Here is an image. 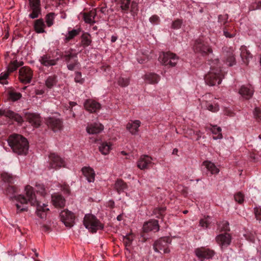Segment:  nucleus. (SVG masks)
I'll return each mask as SVG.
<instances>
[{
    "mask_svg": "<svg viewBox=\"0 0 261 261\" xmlns=\"http://www.w3.org/2000/svg\"><path fill=\"white\" fill-rule=\"evenodd\" d=\"M25 191L27 199L21 195L15 196V194L17 192V189L13 186H8L5 193L10 198H16L19 202L16 204L18 213L27 211L28 207L26 204L29 202L32 205L36 207V214L41 219L45 218L46 212L49 211V208H46L47 205L45 203L41 204V202L37 199L33 188L31 186L29 185L25 186Z\"/></svg>",
    "mask_w": 261,
    "mask_h": 261,
    "instance_id": "f257e3e1",
    "label": "nucleus"
},
{
    "mask_svg": "<svg viewBox=\"0 0 261 261\" xmlns=\"http://www.w3.org/2000/svg\"><path fill=\"white\" fill-rule=\"evenodd\" d=\"M208 62L211 65L210 71L205 75V82L209 86L219 85L224 77V74L219 66V60L217 59Z\"/></svg>",
    "mask_w": 261,
    "mask_h": 261,
    "instance_id": "f03ea898",
    "label": "nucleus"
},
{
    "mask_svg": "<svg viewBox=\"0 0 261 261\" xmlns=\"http://www.w3.org/2000/svg\"><path fill=\"white\" fill-rule=\"evenodd\" d=\"M9 145L13 152L19 155L26 154L29 149L27 139L20 135L13 134L8 139Z\"/></svg>",
    "mask_w": 261,
    "mask_h": 261,
    "instance_id": "7ed1b4c3",
    "label": "nucleus"
},
{
    "mask_svg": "<svg viewBox=\"0 0 261 261\" xmlns=\"http://www.w3.org/2000/svg\"><path fill=\"white\" fill-rule=\"evenodd\" d=\"M60 56L66 63L68 70L73 71L80 68L81 65L77 59V53L75 49L69 48L62 52Z\"/></svg>",
    "mask_w": 261,
    "mask_h": 261,
    "instance_id": "20e7f679",
    "label": "nucleus"
},
{
    "mask_svg": "<svg viewBox=\"0 0 261 261\" xmlns=\"http://www.w3.org/2000/svg\"><path fill=\"white\" fill-rule=\"evenodd\" d=\"M84 225L89 231L95 233L98 230H101L103 228L102 224L95 216L91 214H87L85 216Z\"/></svg>",
    "mask_w": 261,
    "mask_h": 261,
    "instance_id": "39448f33",
    "label": "nucleus"
},
{
    "mask_svg": "<svg viewBox=\"0 0 261 261\" xmlns=\"http://www.w3.org/2000/svg\"><path fill=\"white\" fill-rule=\"evenodd\" d=\"M171 242V241L170 238L163 237L154 243L153 248L156 252H159L160 250H162L164 253H168L170 251L169 249V245Z\"/></svg>",
    "mask_w": 261,
    "mask_h": 261,
    "instance_id": "423d86ee",
    "label": "nucleus"
},
{
    "mask_svg": "<svg viewBox=\"0 0 261 261\" xmlns=\"http://www.w3.org/2000/svg\"><path fill=\"white\" fill-rule=\"evenodd\" d=\"M159 59L161 63L164 65L174 67L177 63L179 58L176 54L168 51L164 53L163 56H160Z\"/></svg>",
    "mask_w": 261,
    "mask_h": 261,
    "instance_id": "0eeeda50",
    "label": "nucleus"
},
{
    "mask_svg": "<svg viewBox=\"0 0 261 261\" xmlns=\"http://www.w3.org/2000/svg\"><path fill=\"white\" fill-rule=\"evenodd\" d=\"M193 48L196 53H200L202 56H206L213 53L211 46L201 39L195 41Z\"/></svg>",
    "mask_w": 261,
    "mask_h": 261,
    "instance_id": "6e6552de",
    "label": "nucleus"
},
{
    "mask_svg": "<svg viewBox=\"0 0 261 261\" xmlns=\"http://www.w3.org/2000/svg\"><path fill=\"white\" fill-rule=\"evenodd\" d=\"M19 79L21 83L27 84L31 82L33 77V71L30 67H21L19 71Z\"/></svg>",
    "mask_w": 261,
    "mask_h": 261,
    "instance_id": "1a4fd4ad",
    "label": "nucleus"
},
{
    "mask_svg": "<svg viewBox=\"0 0 261 261\" xmlns=\"http://www.w3.org/2000/svg\"><path fill=\"white\" fill-rule=\"evenodd\" d=\"M61 220L66 227H71L75 221L74 214L68 210H64L60 213Z\"/></svg>",
    "mask_w": 261,
    "mask_h": 261,
    "instance_id": "9d476101",
    "label": "nucleus"
},
{
    "mask_svg": "<svg viewBox=\"0 0 261 261\" xmlns=\"http://www.w3.org/2000/svg\"><path fill=\"white\" fill-rule=\"evenodd\" d=\"M49 163L50 169H57L65 165L64 161L55 153H51L49 155Z\"/></svg>",
    "mask_w": 261,
    "mask_h": 261,
    "instance_id": "9b49d317",
    "label": "nucleus"
},
{
    "mask_svg": "<svg viewBox=\"0 0 261 261\" xmlns=\"http://www.w3.org/2000/svg\"><path fill=\"white\" fill-rule=\"evenodd\" d=\"M195 253L198 259L202 261L205 259L212 258L215 254V252L208 248L201 247L196 249Z\"/></svg>",
    "mask_w": 261,
    "mask_h": 261,
    "instance_id": "f8f14e48",
    "label": "nucleus"
},
{
    "mask_svg": "<svg viewBox=\"0 0 261 261\" xmlns=\"http://www.w3.org/2000/svg\"><path fill=\"white\" fill-rule=\"evenodd\" d=\"M121 11L127 13L130 9L131 12L134 13L138 10V4L131 0H120L119 2Z\"/></svg>",
    "mask_w": 261,
    "mask_h": 261,
    "instance_id": "ddd939ff",
    "label": "nucleus"
},
{
    "mask_svg": "<svg viewBox=\"0 0 261 261\" xmlns=\"http://www.w3.org/2000/svg\"><path fill=\"white\" fill-rule=\"evenodd\" d=\"M29 1L30 9L32 11V12L29 15V17L32 19L38 18L41 13L40 0Z\"/></svg>",
    "mask_w": 261,
    "mask_h": 261,
    "instance_id": "4468645a",
    "label": "nucleus"
},
{
    "mask_svg": "<svg viewBox=\"0 0 261 261\" xmlns=\"http://www.w3.org/2000/svg\"><path fill=\"white\" fill-rule=\"evenodd\" d=\"M46 124L49 128L55 132L60 130L63 126L61 120L54 117L46 118Z\"/></svg>",
    "mask_w": 261,
    "mask_h": 261,
    "instance_id": "2eb2a0df",
    "label": "nucleus"
},
{
    "mask_svg": "<svg viewBox=\"0 0 261 261\" xmlns=\"http://www.w3.org/2000/svg\"><path fill=\"white\" fill-rule=\"evenodd\" d=\"M231 239V235L228 233H221L216 237L217 243L222 249L227 247L230 244Z\"/></svg>",
    "mask_w": 261,
    "mask_h": 261,
    "instance_id": "dca6fc26",
    "label": "nucleus"
},
{
    "mask_svg": "<svg viewBox=\"0 0 261 261\" xmlns=\"http://www.w3.org/2000/svg\"><path fill=\"white\" fill-rule=\"evenodd\" d=\"M152 160V159L147 155H141L137 162V167L141 170L147 169L153 164Z\"/></svg>",
    "mask_w": 261,
    "mask_h": 261,
    "instance_id": "f3484780",
    "label": "nucleus"
},
{
    "mask_svg": "<svg viewBox=\"0 0 261 261\" xmlns=\"http://www.w3.org/2000/svg\"><path fill=\"white\" fill-rule=\"evenodd\" d=\"M233 52L234 50L232 48H227L223 51L225 62L229 66H232L236 63Z\"/></svg>",
    "mask_w": 261,
    "mask_h": 261,
    "instance_id": "a211bd4d",
    "label": "nucleus"
},
{
    "mask_svg": "<svg viewBox=\"0 0 261 261\" xmlns=\"http://www.w3.org/2000/svg\"><path fill=\"white\" fill-rule=\"evenodd\" d=\"M5 116L10 119H14L19 123L21 124L23 122L22 117L18 114L10 110H0V116Z\"/></svg>",
    "mask_w": 261,
    "mask_h": 261,
    "instance_id": "6ab92c4d",
    "label": "nucleus"
},
{
    "mask_svg": "<svg viewBox=\"0 0 261 261\" xmlns=\"http://www.w3.org/2000/svg\"><path fill=\"white\" fill-rule=\"evenodd\" d=\"M160 228L159 222L156 220H151L145 223L143 226L144 232H148L149 231H158Z\"/></svg>",
    "mask_w": 261,
    "mask_h": 261,
    "instance_id": "aec40b11",
    "label": "nucleus"
},
{
    "mask_svg": "<svg viewBox=\"0 0 261 261\" xmlns=\"http://www.w3.org/2000/svg\"><path fill=\"white\" fill-rule=\"evenodd\" d=\"M239 93L245 99H250L253 94V87L251 85H243L239 90Z\"/></svg>",
    "mask_w": 261,
    "mask_h": 261,
    "instance_id": "412c9836",
    "label": "nucleus"
},
{
    "mask_svg": "<svg viewBox=\"0 0 261 261\" xmlns=\"http://www.w3.org/2000/svg\"><path fill=\"white\" fill-rule=\"evenodd\" d=\"M141 125V121L139 120L130 121L126 125V129L133 135H136L139 132V127Z\"/></svg>",
    "mask_w": 261,
    "mask_h": 261,
    "instance_id": "4be33fe9",
    "label": "nucleus"
},
{
    "mask_svg": "<svg viewBox=\"0 0 261 261\" xmlns=\"http://www.w3.org/2000/svg\"><path fill=\"white\" fill-rule=\"evenodd\" d=\"M104 128L103 126L99 123L88 124L86 130L89 134H96L100 133Z\"/></svg>",
    "mask_w": 261,
    "mask_h": 261,
    "instance_id": "5701e85b",
    "label": "nucleus"
},
{
    "mask_svg": "<svg viewBox=\"0 0 261 261\" xmlns=\"http://www.w3.org/2000/svg\"><path fill=\"white\" fill-rule=\"evenodd\" d=\"M84 107L88 111L93 113L99 109L100 105L94 100L88 99L85 102Z\"/></svg>",
    "mask_w": 261,
    "mask_h": 261,
    "instance_id": "b1692460",
    "label": "nucleus"
},
{
    "mask_svg": "<svg viewBox=\"0 0 261 261\" xmlns=\"http://www.w3.org/2000/svg\"><path fill=\"white\" fill-rule=\"evenodd\" d=\"M53 205L56 207H63L65 204L64 198L59 194H54L51 196Z\"/></svg>",
    "mask_w": 261,
    "mask_h": 261,
    "instance_id": "393cba45",
    "label": "nucleus"
},
{
    "mask_svg": "<svg viewBox=\"0 0 261 261\" xmlns=\"http://www.w3.org/2000/svg\"><path fill=\"white\" fill-rule=\"evenodd\" d=\"M59 58L56 59H51L50 56L48 55H44L41 57L39 61L41 64L45 66H50L56 65Z\"/></svg>",
    "mask_w": 261,
    "mask_h": 261,
    "instance_id": "a878e982",
    "label": "nucleus"
},
{
    "mask_svg": "<svg viewBox=\"0 0 261 261\" xmlns=\"http://www.w3.org/2000/svg\"><path fill=\"white\" fill-rule=\"evenodd\" d=\"M82 171L89 182H94L95 174L92 168L89 167H84L82 168Z\"/></svg>",
    "mask_w": 261,
    "mask_h": 261,
    "instance_id": "bb28decb",
    "label": "nucleus"
},
{
    "mask_svg": "<svg viewBox=\"0 0 261 261\" xmlns=\"http://www.w3.org/2000/svg\"><path fill=\"white\" fill-rule=\"evenodd\" d=\"M45 24L43 19H38L34 21V28L37 33L45 32Z\"/></svg>",
    "mask_w": 261,
    "mask_h": 261,
    "instance_id": "cd10ccee",
    "label": "nucleus"
},
{
    "mask_svg": "<svg viewBox=\"0 0 261 261\" xmlns=\"http://www.w3.org/2000/svg\"><path fill=\"white\" fill-rule=\"evenodd\" d=\"M241 54L240 56L244 62V63L248 64L250 59L252 58V55L249 50H247V47L245 46H242L240 47Z\"/></svg>",
    "mask_w": 261,
    "mask_h": 261,
    "instance_id": "c85d7f7f",
    "label": "nucleus"
},
{
    "mask_svg": "<svg viewBox=\"0 0 261 261\" xmlns=\"http://www.w3.org/2000/svg\"><path fill=\"white\" fill-rule=\"evenodd\" d=\"M114 188L119 194H120L127 189V185L122 179H118L116 181Z\"/></svg>",
    "mask_w": 261,
    "mask_h": 261,
    "instance_id": "c756f323",
    "label": "nucleus"
},
{
    "mask_svg": "<svg viewBox=\"0 0 261 261\" xmlns=\"http://www.w3.org/2000/svg\"><path fill=\"white\" fill-rule=\"evenodd\" d=\"M203 165L212 174L218 173L219 172V169L210 161H205L203 162Z\"/></svg>",
    "mask_w": 261,
    "mask_h": 261,
    "instance_id": "7c9ffc66",
    "label": "nucleus"
},
{
    "mask_svg": "<svg viewBox=\"0 0 261 261\" xmlns=\"http://www.w3.org/2000/svg\"><path fill=\"white\" fill-rule=\"evenodd\" d=\"M96 15V14L95 10H92L88 13H85L84 14V21L88 23H95L94 18Z\"/></svg>",
    "mask_w": 261,
    "mask_h": 261,
    "instance_id": "2f4dec72",
    "label": "nucleus"
},
{
    "mask_svg": "<svg viewBox=\"0 0 261 261\" xmlns=\"http://www.w3.org/2000/svg\"><path fill=\"white\" fill-rule=\"evenodd\" d=\"M112 149V144L110 142H102L99 147L100 152L104 155L108 154Z\"/></svg>",
    "mask_w": 261,
    "mask_h": 261,
    "instance_id": "473e14b6",
    "label": "nucleus"
},
{
    "mask_svg": "<svg viewBox=\"0 0 261 261\" xmlns=\"http://www.w3.org/2000/svg\"><path fill=\"white\" fill-rule=\"evenodd\" d=\"M29 121L35 127H38L40 124V118L39 115L31 114L28 116Z\"/></svg>",
    "mask_w": 261,
    "mask_h": 261,
    "instance_id": "72a5a7b5",
    "label": "nucleus"
},
{
    "mask_svg": "<svg viewBox=\"0 0 261 261\" xmlns=\"http://www.w3.org/2000/svg\"><path fill=\"white\" fill-rule=\"evenodd\" d=\"M160 77L154 73H149L145 75V80L149 84H154L158 83Z\"/></svg>",
    "mask_w": 261,
    "mask_h": 261,
    "instance_id": "f704fd0d",
    "label": "nucleus"
},
{
    "mask_svg": "<svg viewBox=\"0 0 261 261\" xmlns=\"http://www.w3.org/2000/svg\"><path fill=\"white\" fill-rule=\"evenodd\" d=\"M91 36L88 33H84L81 36V44L85 47L90 45L91 43Z\"/></svg>",
    "mask_w": 261,
    "mask_h": 261,
    "instance_id": "c9c22d12",
    "label": "nucleus"
},
{
    "mask_svg": "<svg viewBox=\"0 0 261 261\" xmlns=\"http://www.w3.org/2000/svg\"><path fill=\"white\" fill-rule=\"evenodd\" d=\"M57 83V76L56 75L49 76L45 81V85L48 88H51Z\"/></svg>",
    "mask_w": 261,
    "mask_h": 261,
    "instance_id": "e433bc0d",
    "label": "nucleus"
},
{
    "mask_svg": "<svg viewBox=\"0 0 261 261\" xmlns=\"http://www.w3.org/2000/svg\"><path fill=\"white\" fill-rule=\"evenodd\" d=\"M23 62H18L17 60L11 61L7 66L8 71L9 72H13L16 70L18 67L22 65Z\"/></svg>",
    "mask_w": 261,
    "mask_h": 261,
    "instance_id": "4c0bfd02",
    "label": "nucleus"
},
{
    "mask_svg": "<svg viewBox=\"0 0 261 261\" xmlns=\"http://www.w3.org/2000/svg\"><path fill=\"white\" fill-rule=\"evenodd\" d=\"M212 133L217 136H214L213 139L214 140L221 139L222 138V135L221 133V128L220 127L217 126H213L211 128Z\"/></svg>",
    "mask_w": 261,
    "mask_h": 261,
    "instance_id": "58836bf2",
    "label": "nucleus"
},
{
    "mask_svg": "<svg viewBox=\"0 0 261 261\" xmlns=\"http://www.w3.org/2000/svg\"><path fill=\"white\" fill-rule=\"evenodd\" d=\"M81 32V29H73L70 31H69L67 35L66 36L65 39L66 41H69L72 39L74 37L78 35Z\"/></svg>",
    "mask_w": 261,
    "mask_h": 261,
    "instance_id": "ea45409f",
    "label": "nucleus"
},
{
    "mask_svg": "<svg viewBox=\"0 0 261 261\" xmlns=\"http://www.w3.org/2000/svg\"><path fill=\"white\" fill-rule=\"evenodd\" d=\"M218 229L220 231H229V224L227 221H223L218 224Z\"/></svg>",
    "mask_w": 261,
    "mask_h": 261,
    "instance_id": "a19ab883",
    "label": "nucleus"
},
{
    "mask_svg": "<svg viewBox=\"0 0 261 261\" xmlns=\"http://www.w3.org/2000/svg\"><path fill=\"white\" fill-rule=\"evenodd\" d=\"M206 109L213 113L217 112L219 110V106L216 103L206 102Z\"/></svg>",
    "mask_w": 261,
    "mask_h": 261,
    "instance_id": "79ce46f5",
    "label": "nucleus"
},
{
    "mask_svg": "<svg viewBox=\"0 0 261 261\" xmlns=\"http://www.w3.org/2000/svg\"><path fill=\"white\" fill-rule=\"evenodd\" d=\"M165 211V207H160L155 208L153 212L154 215H156V218L159 219H163Z\"/></svg>",
    "mask_w": 261,
    "mask_h": 261,
    "instance_id": "37998d69",
    "label": "nucleus"
},
{
    "mask_svg": "<svg viewBox=\"0 0 261 261\" xmlns=\"http://www.w3.org/2000/svg\"><path fill=\"white\" fill-rule=\"evenodd\" d=\"M45 19L47 27H51L54 24L55 13L51 12L47 14L46 15Z\"/></svg>",
    "mask_w": 261,
    "mask_h": 261,
    "instance_id": "c03bdc74",
    "label": "nucleus"
},
{
    "mask_svg": "<svg viewBox=\"0 0 261 261\" xmlns=\"http://www.w3.org/2000/svg\"><path fill=\"white\" fill-rule=\"evenodd\" d=\"M2 177L5 182H7L8 183H12L15 178L11 174L8 173H3L2 174Z\"/></svg>",
    "mask_w": 261,
    "mask_h": 261,
    "instance_id": "a18cd8bd",
    "label": "nucleus"
},
{
    "mask_svg": "<svg viewBox=\"0 0 261 261\" xmlns=\"http://www.w3.org/2000/svg\"><path fill=\"white\" fill-rule=\"evenodd\" d=\"M129 80L128 78L120 77L118 80V84L119 86L123 87L128 85Z\"/></svg>",
    "mask_w": 261,
    "mask_h": 261,
    "instance_id": "49530a36",
    "label": "nucleus"
},
{
    "mask_svg": "<svg viewBox=\"0 0 261 261\" xmlns=\"http://www.w3.org/2000/svg\"><path fill=\"white\" fill-rule=\"evenodd\" d=\"M228 16L227 14L220 15L218 16V22L221 25H225L228 21Z\"/></svg>",
    "mask_w": 261,
    "mask_h": 261,
    "instance_id": "de8ad7c7",
    "label": "nucleus"
},
{
    "mask_svg": "<svg viewBox=\"0 0 261 261\" xmlns=\"http://www.w3.org/2000/svg\"><path fill=\"white\" fill-rule=\"evenodd\" d=\"M210 218V217L207 216V217H205L203 219H201L199 222L200 225L202 227L207 228L210 224V221L208 220Z\"/></svg>",
    "mask_w": 261,
    "mask_h": 261,
    "instance_id": "09e8293b",
    "label": "nucleus"
},
{
    "mask_svg": "<svg viewBox=\"0 0 261 261\" xmlns=\"http://www.w3.org/2000/svg\"><path fill=\"white\" fill-rule=\"evenodd\" d=\"M36 192L40 193L41 196H44L46 193L44 185L38 184L36 185Z\"/></svg>",
    "mask_w": 261,
    "mask_h": 261,
    "instance_id": "8fccbe9b",
    "label": "nucleus"
},
{
    "mask_svg": "<svg viewBox=\"0 0 261 261\" xmlns=\"http://www.w3.org/2000/svg\"><path fill=\"white\" fill-rule=\"evenodd\" d=\"M254 118L258 121H261V110L259 108H255L253 111Z\"/></svg>",
    "mask_w": 261,
    "mask_h": 261,
    "instance_id": "3c124183",
    "label": "nucleus"
},
{
    "mask_svg": "<svg viewBox=\"0 0 261 261\" xmlns=\"http://www.w3.org/2000/svg\"><path fill=\"white\" fill-rule=\"evenodd\" d=\"M182 23V20L180 19H177L173 21L171 25V28L173 29H179L180 28Z\"/></svg>",
    "mask_w": 261,
    "mask_h": 261,
    "instance_id": "603ef678",
    "label": "nucleus"
},
{
    "mask_svg": "<svg viewBox=\"0 0 261 261\" xmlns=\"http://www.w3.org/2000/svg\"><path fill=\"white\" fill-rule=\"evenodd\" d=\"M21 95L20 93L11 92L9 93L10 98L13 101L17 100L20 98Z\"/></svg>",
    "mask_w": 261,
    "mask_h": 261,
    "instance_id": "864d4df0",
    "label": "nucleus"
},
{
    "mask_svg": "<svg viewBox=\"0 0 261 261\" xmlns=\"http://www.w3.org/2000/svg\"><path fill=\"white\" fill-rule=\"evenodd\" d=\"M234 199L239 203H242L244 201V196L241 192H238L234 196Z\"/></svg>",
    "mask_w": 261,
    "mask_h": 261,
    "instance_id": "5fc2aeb1",
    "label": "nucleus"
},
{
    "mask_svg": "<svg viewBox=\"0 0 261 261\" xmlns=\"http://www.w3.org/2000/svg\"><path fill=\"white\" fill-rule=\"evenodd\" d=\"M133 241V238L129 236H126L123 238V242L126 247L130 246Z\"/></svg>",
    "mask_w": 261,
    "mask_h": 261,
    "instance_id": "6e6d98bb",
    "label": "nucleus"
},
{
    "mask_svg": "<svg viewBox=\"0 0 261 261\" xmlns=\"http://www.w3.org/2000/svg\"><path fill=\"white\" fill-rule=\"evenodd\" d=\"M9 72L7 71L2 72L0 75V83L2 84H6V80L9 76Z\"/></svg>",
    "mask_w": 261,
    "mask_h": 261,
    "instance_id": "4d7b16f0",
    "label": "nucleus"
},
{
    "mask_svg": "<svg viewBox=\"0 0 261 261\" xmlns=\"http://www.w3.org/2000/svg\"><path fill=\"white\" fill-rule=\"evenodd\" d=\"M74 78V81L76 83H79L82 84L84 80L82 77V73L80 72H76Z\"/></svg>",
    "mask_w": 261,
    "mask_h": 261,
    "instance_id": "13d9d810",
    "label": "nucleus"
},
{
    "mask_svg": "<svg viewBox=\"0 0 261 261\" xmlns=\"http://www.w3.org/2000/svg\"><path fill=\"white\" fill-rule=\"evenodd\" d=\"M254 214L257 220H261V208L256 207L254 208Z\"/></svg>",
    "mask_w": 261,
    "mask_h": 261,
    "instance_id": "bf43d9fd",
    "label": "nucleus"
},
{
    "mask_svg": "<svg viewBox=\"0 0 261 261\" xmlns=\"http://www.w3.org/2000/svg\"><path fill=\"white\" fill-rule=\"evenodd\" d=\"M223 34L227 38H232L235 36L234 33H230L228 32V30L225 27L223 29Z\"/></svg>",
    "mask_w": 261,
    "mask_h": 261,
    "instance_id": "052dcab7",
    "label": "nucleus"
},
{
    "mask_svg": "<svg viewBox=\"0 0 261 261\" xmlns=\"http://www.w3.org/2000/svg\"><path fill=\"white\" fill-rule=\"evenodd\" d=\"M149 21L152 23L158 24L160 21V18L157 15H153L149 18Z\"/></svg>",
    "mask_w": 261,
    "mask_h": 261,
    "instance_id": "680f3d73",
    "label": "nucleus"
},
{
    "mask_svg": "<svg viewBox=\"0 0 261 261\" xmlns=\"http://www.w3.org/2000/svg\"><path fill=\"white\" fill-rule=\"evenodd\" d=\"M187 134L189 136L191 139H193L195 134V131L190 129L187 130Z\"/></svg>",
    "mask_w": 261,
    "mask_h": 261,
    "instance_id": "e2e57ef3",
    "label": "nucleus"
},
{
    "mask_svg": "<svg viewBox=\"0 0 261 261\" xmlns=\"http://www.w3.org/2000/svg\"><path fill=\"white\" fill-rule=\"evenodd\" d=\"M195 136H196V140H199L201 137V133L200 131L195 132Z\"/></svg>",
    "mask_w": 261,
    "mask_h": 261,
    "instance_id": "0e129e2a",
    "label": "nucleus"
},
{
    "mask_svg": "<svg viewBox=\"0 0 261 261\" xmlns=\"http://www.w3.org/2000/svg\"><path fill=\"white\" fill-rule=\"evenodd\" d=\"M115 203L113 200H110L108 203V205L110 208H113L114 207Z\"/></svg>",
    "mask_w": 261,
    "mask_h": 261,
    "instance_id": "69168bd1",
    "label": "nucleus"
},
{
    "mask_svg": "<svg viewBox=\"0 0 261 261\" xmlns=\"http://www.w3.org/2000/svg\"><path fill=\"white\" fill-rule=\"evenodd\" d=\"M255 5H256L255 9H261V1H258L256 2Z\"/></svg>",
    "mask_w": 261,
    "mask_h": 261,
    "instance_id": "338daca9",
    "label": "nucleus"
},
{
    "mask_svg": "<svg viewBox=\"0 0 261 261\" xmlns=\"http://www.w3.org/2000/svg\"><path fill=\"white\" fill-rule=\"evenodd\" d=\"M117 39V37L116 36H112L111 37V42H115Z\"/></svg>",
    "mask_w": 261,
    "mask_h": 261,
    "instance_id": "774afa93",
    "label": "nucleus"
}]
</instances>
